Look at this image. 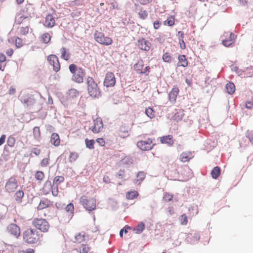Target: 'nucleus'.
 I'll return each instance as SVG.
<instances>
[{
  "instance_id": "nucleus-1",
  "label": "nucleus",
  "mask_w": 253,
  "mask_h": 253,
  "mask_svg": "<svg viewBox=\"0 0 253 253\" xmlns=\"http://www.w3.org/2000/svg\"><path fill=\"white\" fill-rule=\"evenodd\" d=\"M87 89L89 96L93 98H98L101 90L92 77H88L86 80Z\"/></svg>"
},
{
  "instance_id": "nucleus-2",
  "label": "nucleus",
  "mask_w": 253,
  "mask_h": 253,
  "mask_svg": "<svg viewBox=\"0 0 253 253\" xmlns=\"http://www.w3.org/2000/svg\"><path fill=\"white\" fill-rule=\"evenodd\" d=\"M80 203L86 210L89 211V213L96 209V201L94 198L87 199L85 196H83L80 198Z\"/></svg>"
},
{
  "instance_id": "nucleus-3",
  "label": "nucleus",
  "mask_w": 253,
  "mask_h": 253,
  "mask_svg": "<svg viewBox=\"0 0 253 253\" xmlns=\"http://www.w3.org/2000/svg\"><path fill=\"white\" fill-rule=\"evenodd\" d=\"M33 224L37 229L42 232H46L49 229V224L48 221L45 219H36L33 221Z\"/></svg>"
},
{
  "instance_id": "nucleus-4",
  "label": "nucleus",
  "mask_w": 253,
  "mask_h": 253,
  "mask_svg": "<svg viewBox=\"0 0 253 253\" xmlns=\"http://www.w3.org/2000/svg\"><path fill=\"white\" fill-rule=\"evenodd\" d=\"M137 146L142 151H148L151 150L156 145L153 143L151 138H148L146 140L139 141L137 143Z\"/></svg>"
},
{
  "instance_id": "nucleus-5",
  "label": "nucleus",
  "mask_w": 253,
  "mask_h": 253,
  "mask_svg": "<svg viewBox=\"0 0 253 253\" xmlns=\"http://www.w3.org/2000/svg\"><path fill=\"white\" fill-rule=\"evenodd\" d=\"M136 45L141 50L148 51L152 46V43L144 38H139L137 41Z\"/></svg>"
},
{
  "instance_id": "nucleus-6",
  "label": "nucleus",
  "mask_w": 253,
  "mask_h": 253,
  "mask_svg": "<svg viewBox=\"0 0 253 253\" xmlns=\"http://www.w3.org/2000/svg\"><path fill=\"white\" fill-rule=\"evenodd\" d=\"M116 84V78L113 73L108 72L103 82L104 85L107 87H112Z\"/></svg>"
},
{
  "instance_id": "nucleus-7",
  "label": "nucleus",
  "mask_w": 253,
  "mask_h": 253,
  "mask_svg": "<svg viewBox=\"0 0 253 253\" xmlns=\"http://www.w3.org/2000/svg\"><path fill=\"white\" fill-rule=\"evenodd\" d=\"M18 187V182L16 178L11 177L6 182L5 188L7 192H13Z\"/></svg>"
},
{
  "instance_id": "nucleus-8",
  "label": "nucleus",
  "mask_w": 253,
  "mask_h": 253,
  "mask_svg": "<svg viewBox=\"0 0 253 253\" xmlns=\"http://www.w3.org/2000/svg\"><path fill=\"white\" fill-rule=\"evenodd\" d=\"M35 9L32 5L30 3L26 4L24 8L21 9L19 11V15L24 13L25 16H28V19L32 18L34 15Z\"/></svg>"
},
{
  "instance_id": "nucleus-9",
  "label": "nucleus",
  "mask_w": 253,
  "mask_h": 253,
  "mask_svg": "<svg viewBox=\"0 0 253 253\" xmlns=\"http://www.w3.org/2000/svg\"><path fill=\"white\" fill-rule=\"evenodd\" d=\"M85 74V70L82 68H79L78 72L76 75L72 76V80L78 84H81L84 82V77Z\"/></svg>"
},
{
  "instance_id": "nucleus-10",
  "label": "nucleus",
  "mask_w": 253,
  "mask_h": 253,
  "mask_svg": "<svg viewBox=\"0 0 253 253\" xmlns=\"http://www.w3.org/2000/svg\"><path fill=\"white\" fill-rule=\"evenodd\" d=\"M200 238V236L199 233L193 232L189 233L186 237V242L190 244H196Z\"/></svg>"
},
{
  "instance_id": "nucleus-11",
  "label": "nucleus",
  "mask_w": 253,
  "mask_h": 253,
  "mask_svg": "<svg viewBox=\"0 0 253 253\" xmlns=\"http://www.w3.org/2000/svg\"><path fill=\"white\" fill-rule=\"evenodd\" d=\"M20 100L22 103L26 104L27 106L33 105L35 102L33 96L29 94L21 96Z\"/></svg>"
},
{
  "instance_id": "nucleus-12",
  "label": "nucleus",
  "mask_w": 253,
  "mask_h": 253,
  "mask_svg": "<svg viewBox=\"0 0 253 253\" xmlns=\"http://www.w3.org/2000/svg\"><path fill=\"white\" fill-rule=\"evenodd\" d=\"M7 231L11 234L18 238L20 235V229L18 226L14 223L9 225L7 227Z\"/></svg>"
},
{
  "instance_id": "nucleus-13",
  "label": "nucleus",
  "mask_w": 253,
  "mask_h": 253,
  "mask_svg": "<svg viewBox=\"0 0 253 253\" xmlns=\"http://www.w3.org/2000/svg\"><path fill=\"white\" fill-rule=\"evenodd\" d=\"M31 231H25L24 232L23 236V239L28 244H34L36 242L37 239L33 236L31 235Z\"/></svg>"
},
{
  "instance_id": "nucleus-14",
  "label": "nucleus",
  "mask_w": 253,
  "mask_h": 253,
  "mask_svg": "<svg viewBox=\"0 0 253 253\" xmlns=\"http://www.w3.org/2000/svg\"><path fill=\"white\" fill-rule=\"evenodd\" d=\"M55 24V21L53 16L51 14H48L46 16L44 25L48 28H52Z\"/></svg>"
},
{
  "instance_id": "nucleus-15",
  "label": "nucleus",
  "mask_w": 253,
  "mask_h": 253,
  "mask_svg": "<svg viewBox=\"0 0 253 253\" xmlns=\"http://www.w3.org/2000/svg\"><path fill=\"white\" fill-rule=\"evenodd\" d=\"M52 203L47 198H43L41 200L40 203L37 207V210L38 211H40L47 208L51 205Z\"/></svg>"
},
{
  "instance_id": "nucleus-16",
  "label": "nucleus",
  "mask_w": 253,
  "mask_h": 253,
  "mask_svg": "<svg viewBox=\"0 0 253 253\" xmlns=\"http://www.w3.org/2000/svg\"><path fill=\"white\" fill-rule=\"evenodd\" d=\"M160 138L161 143L167 144L169 146H172L174 143L173 136L171 135H165L160 137Z\"/></svg>"
},
{
  "instance_id": "nucleus-17",
  "label": "nucleus",
  "mask_w": 253,
  "mask_h": 253,
  "mask_svg": "<svg viewBox=\"0 0 253 253\" xmlns=\"http://www.w3.org/2000/svg\"><path fill=\"white\" fill-rule=\"evenodd\" d=\"M179 92L178 87L174 86L169 93V99L171 102L175 101L177 96Z\"/></svg>"
},
{
  "instance_id": "nucleus-18",
  "label": "nucleus",
  "mask_w": 253,
  "mask_h": 253,
  "mask_svg": "<svg viewBox=\"0 0 253 253\" xmlns=\"http://www.w3.org/2000/svg\"><path fill=\"white\" fill-rule=\"evenodd\" d=\"M178 62L177 66L186 67L188 65V62L185 55H179L178 56Z\"/></svg>"
},
{
  "instance_id": "nucleus-19",
  "label": "nucleus",
  "mask_w": 253,
  "mask_h": 253,
  "mask_svg": "<svg viewBox=\"0 0 253 253\" xmlns=\"http://www.w3.org/2000/svg\"><path fill=\"white\" fill-rule=\"evenodd\" d=\"M50 142L54 146H58L60 144V139L59 136L57 133H53L51 136Z\"/></svg>"
},
{
  "instance_id": "nucleus-20",
  "label": "nucleus",
  "mask_w": 253,
  "mask_h": 253,
  "mask_svg": "<svg viewBox=\"0 0 253 253\" xmlns=\"http://www.w3.org/2000/svg\"><path fill=\"white\" fill-rule=\"evenodd\" d=\"M193 157V154L191 152H183L180 157L181 161L183 162H188Z\"/></svg>"
},
{
  "instance_id": "nucleus-21",
  "label": "nucleus",
  "mask_w": 253,
  "mask_h": 253,
  "mask_svg": "<svg viewBox=\"0 0 253 253\" xmlns=\"http://www.w3.org/2000/svg\"><path fill=\"white\" fill-rule=\"evenodd\" d=\"M67 98L68 99H74L79 95V91L75 88L69 89L67 93Z\"/></svg>"
},
{
  "instance_id": "nucleus-22",
  "label": "nucleus",
  "mask_w": 253,
  "mask_h": 253,
  "mask_svg": "<svg viewBox=\"0 0 253 253\" xmlns=\"http://www.w3.org/2000/svg\"><path fill=\"white\" fill-rule=\"evenodd\" d=\"M221 168L218 166H216L211 170V177L214 179H217L220 174Z\"/></svg>"
},
{
  "instance_id": "nucleus-23",
  "label": "nucleus",
  "mask_w": 253,
  "mask_h": 253,
  "mask_svg": "<svg viewBox=\"0 0 253 253\" xmlns=\"http://www.w3.org/2000/svg\"><path fill=\"white\" fill-rule=\"evenodd\" d=\"M94 39L97 42L103 45V41L105 39L104 34L102 32L96 31L94 34Z\"/></svg>"
},
{
  "instance_id": "nucleus-24",
  "label": "nucleus",
  "mask_w": 253,
  "mask_h": 253,
  "mask_svg": "<svg viewBox=\"0 0 253 253\" xmlns=\"http://www.w3.org/2000/svg\"><path fill=\"white\" fill-rule=\"evenodd\" d=\"M225 89L227 93L233 94L235 90V85L232 82H229L225 85Z\"/></svg>"
},
{
  "instance_id": "nucleus-25",
  "label": "nucleus",
  "mask_w": 253,
  "mask_h": 253,
  "mask_svg": "<svg viewBox=\"0 0 253 253\" xmlns=\"http://www.w3.org/2000/svg\"><path fill=\"white\" fill-rule=\"evenodd\" d=\"M24 195V193L23 191L22 190H18L14 194V199L18 203H21L22 201V198Z\"/></svg>"
},
{
  "instance_id": "nucleus-26",
  "label": "nucleus",
  "mask_w": 253,
  "mask_h": 253,
  "mask_svg": "<svg viewBox=\"0 0 253 253\" xmlns=\"http://www.w3.org/2000/svg\"><path fill=\"white\" fill-rule=\"evenodd\" d=\"M60 51L61 53V58L66 61L69 60L71 57V54L67 51L66 48L62 47L60 49Z\"/></svg>"
},
{
  "instance_id": "nucleus-27",
  "label": "nucleus",
  "mask_w": 253,
  "mask_h": 253,
  "mask_svg": "<svg viewBox=\"0 0 253 253\" xmlns=\"http://www.w3.org/2000/svg\"><path fill=\"white\" fill-rule=\"evenodd\" d=\"M169 177H170L169 179L170 180H178L179 177V171L177 170V169H174L173 170H170L168 178H169Z\"/></svg>"
},
{
  "instance_id": "nucleus-28",
  "label": "nucleus",
  "mask_w": 253,
  "mask_h": 253,
  "mask_svg": "<svg viewBox=\"0 0 253 253\" xmlns=\"http://www.w3.org/2000/svg\"><path fill=\"white\" fill-rule=\"evenodd\" d=\"M184 115V114L182 111H177L172 116L171 119L174 121L178 122L179 121H181Z\"/></svg>"
},
{
  "instance_id": "nucleus-29",
  "label": "nucleus",
  "mask_w": 253,
  "mask_h": 253,
  "mask_svg": "<svg viewBox=\"0 0 253 253\" xmlns=\"http://www.w3.org/2000/svg\"><path fill=\"white\" fill-rule=\"evenodd\" d=\"M139 195V193L136 191H130L126 193V198L128 200H133L136 198Z\"/></svg>"
},
{
  "instance_id": "nucleus-30",
  "label": "nucleus",
  "mask_w": 253,
  "mask_h": 253,
  "mask_svg": "<svg viewBox=\"0 0 253 253\" xmlns=\"http://www.w3.org/2000/svg\"><path fill=\"white\" fill-rule=\"evenodd\" d=\"M28 19V16H25L24 15V13H21V14L19 15V12L16 14L15 18V23L16 24H20L23 19Z\"/></svg>"
},
{
  "instance_id": "nucleus-31",
  "label": "nucleus",
  "mask_w": 253,
  "mask_h": 253,
  "mask_svg": "<svg viewBox=\"0 0 253 253\" xmlns=\"http://www.w3.org/2000/svg\"><path fill=\"white\" fill-rule=\"evenodd\" d=\"M144 66V64L142 63L140 65V68H138L136 69V71L138 73H140L141 74H145V75L147 76L148 75L150 71V67L149 66H147L145 69L144 71H142V68Z\"/></svg>"
},
{
  "instance_id": "nucleus-32",
  "label": "nucleus",
  "mask_w": 253,
  "mask_h": 253,
  "mask_svg": "<svg viewBox=\"0 0 253 253\" xmlns=\"http://www.w3.org/2000/svg\"><path fill=\"white\" fill-rule=\"evenodd\" d=\"M145 229V224L143 222H140L134 228V231L135 233L139 234L141 233Z\"/></svg>"
},
{
  "instance_id": "nucleus-33",
  "label": "nucleus",
  "mask_w": 253,
  "mask_h": 253,
  "mask_svg": "<svg viewBox=\"0 0 253 253\" xmlns=\"http://www.w3.org/2000/svg\"><path fill=\"white\" fill-rule=\"evenodd\" d=\"M65 210L67 212L69 213V215L72 217L74 215V206L73 203H70L65 207Z\"/></svg>"
},
{
  "instance_id": "nucleus-34",
  "label": "nucleus",
  "mask_w": 253,
  "mask_h": 253,
  "mask_svg": "<svg viewBox=\"0 0 253 253\" xmlns=\"http://www.w3.org/2000/svg\"><path fill=\"white\" fill-rule=\"evenodd\" d=\"M80 67L75 64H71L69 66V69L70 72L72 73V76L76 75L77 73L78 72V69Z\"/></svg>"
},
{
  "instance_id": "nucleus-35",
  "label": "nucleus",
  "mask_w": 253,
  "mask_h": 253,
  "mask_svg": "<svg viewBox=\"0 0 253 253\" xmlns=\"http://www.w3.org/2000/svg\"><path fill=\"white\" fill-rule=\"evenodd\" d=\"M95 141L93 139H88L86 138L85 139V144L86 147L89 149H93L94 148V145Z\"/></svg>"
},
{
  "instance_id": "nucleus-36",
  "label": "nucleus",
  "mask_w": 253,
  "mask_h": 253,
  "mask_svg": "<svg viewBox=\"0 0 253 253\" xmlns=\"http://www.w3.org/2000/svg\"><path fill=\"white\" fill-rule=\"evenodd\" d=\"M174 16L173 15H171L169 16L166 20L164 21V25H168L170 27L172 26L174 24Z\"/></svg>"
},
{
  "instance_id": "nucleus-37",
  "label": "nucleus",
  "mask_w": 253,
  "mask_h": 253,
  "mask_svg": "<svg viewBox=\"0 0 253 253\" xmlns=\"http://www.w3.org/2000/svg\"><path fill=\"white\" fill-rule=\"evenodd\" d=\"M47 59L49 63L52 66L55 62H57L58 58L56 55L51 54L47 56Z\"/></svg>"
},
{
  "instance_id": "nucleus-38",
  "label": "nucleus",
  "mask_w": 253,
  "mask_h": 253,
  "mask_svg": "<svg viewBox=\"0 0 253 253\" xmlns=\"http://www.w3.org/2000/svg\"><path fill=\"white\" fill-rule=\"evenodd\" d=\"M121 162L124 165H130L133 164V160L129 156H126L122 159Z\"/></svg>"
},
{
  "instance_id": "nucleus-39",
  "label": "nucleus",
  "mask_w": 253,
  "mask_h": 253,
  "mask_svg": "<svg viewBox=\"0 0 253 253\" xmlns=\"http://www.w3.org/2000/svg\"><path fill=\"white\" fill-rule=\"evenodd\" d=\"M64 179L65 178L63 176H56L53 179V185L58 186L60 183L64 182Z\"/></svg>"
},
{
  "instance_id": "nucleus-40",
  "label": "nucleus",
  "mask_w": 253,
  "mask_h": 253,
  "mask_svg": "<svg viewBox=\"0 0 253 253\" xmlns=\"http://www.w3.org/2000/svg\"><path fill=\"white\" fill-rule=\"evenodd\" d=\"M33 135L34 137L36 140H39L41 136V132L40 127L38 126H35L33 128Z\"/></svg>"
},
{
  "instance_id": "nucleus-41",
  "label": "nucleus",
  "mask_w": 253,
  "mask_h": 253,
  "mask_svg": "<svg viewBox=\"0 0 253 253\" xmlns=\"http://www.w3.org/2000/svg\"><path fill=\"white\" fill-rule=\"evenodd\" d=\"M94 125L98 126V128L100 129H102L103 127V124L102 120L100 117L97 118L95 120L93 121Z\"/></svg>"
},
{
  "instance_id": "nucleus-42",
  "label": "nucleus",
  "mask_w": 253,
  "mask_h": 253,
  "mask_svg": "<svg viewBox=\"0 0 253 253\" xmlns=\"http://www.w3.org/2000/svg\"><path fill=\"white\" fill-rule=\"evenodd\" d=\"M155 112L150 107L146 108L145 109V114L150 118H153L155 117Z\"/></svg>"
},
{
  "instance_id": "nucleus-43",
  "label": "nucleus",
  "mask_w": 253,
  "mask_h": 253,
  "mask_svg": "<svg viewBox=\"0 0 253 253\" xmlns=\"http://www.w3.org/2000/svg\"><path fill=\"white\" fill-rule=\"evenodd\" d=\"M15 143V138L12 135L9 136L7 139V145L10 147H12L14 146Z\"/></svg>"
},
{
  "instance_id": "nucleus-44",
  "label": "nucleus",
  "mask_w": 253,
  "mask_h": 253,
  "mask_svg": "<svg viewBox=\"0 0 253 253\" xmlns=\"http://www.w3.org/2000/svg\"><path fill=\"white\" fill-rule=\"evenodd\" d=\"M236 74H237L238 76L241 77V78L250 77H251V75L252 74L251 73L250 74H246V71L239 69L238 71H237Z\"/></svg>"
},
{
  "instance_id": "nucleus-45",
  "label": "nucleus",
  "mask_w": 253,
  "mask_h": 253,
  "mask_svg": "<svg viewBox=\"0 0 253 253\" xmlns=\"http://www.w3.org/2000/svg\"><path fill=\"white\" fill-rule=\"evenodd\" d=\"M132 229V227L127 225H125L121 230L120 231V236L121 237H123V233L126 234L128 232V230Z\"/></svg>"
},
{
  "instance_id": "nucleus-46",
  "label": "nucleus",
  "mask_w": 253,
  "mask_h": 253,
  "mask_svg": "<svg viewBox=\"0 0 253 253\" xmlns=\"http://www.w3.org/2000/svg\"><path fill=\"white\" fill-rule=\"evenodd\" d=\"M44 176V174L42 171H37L35 174V178L38 180H42Z\"/></svg>"
},
{
  "instance_id": "nucleus-47",
  "label": "nucleus",
  "mask_w": 253,
  "mask_h": 253,
  "mask_svg": "<svg viewBox=\"0 0 253 253\" xmlns=\"http://www.w3.org/2000/svg\"><path fill=\"white\" fill-rule=\"evenodd\" d=\"M51 39V37L48 33H44L42 36V42L47 43L49 42Z\"/></svg>"
},
{
  "instance_id": "nucleus-48",
  "label": "nucleus",
  "mask_w": 253,
  "mask_h": 253,
  "mask_svg": "<svg viewBox=\"0 0 253 253\" xmlns=\"http://www.w3.org/2000/svg\"><path fill=\"white\" fill-rule=\"evenodd\" d=\"M162 59L165 62L170 63L171 62V56L168 52H166L163 55Z\"/></svg>"
},
{
  "instance_id": "nucleus-49",
  "label": "nucleus",
  "mask_w": 253,
  "mask_h": 253,
  "mask_svg": "<svg viewBox=\"0 0 253 253\" xmlns=\"http://www.w3.org/2000/svg\"><path fill=\"white\" fill-rule=\"evenodd\" d=\"M173 199V195L169 194V193L166 192L164 193V196H163V199L166 202H170Z\"/></svg>"
},
{
  "instance_id": "nucleus-50",
  "label": "nucleus",
  "mask_w": 253,
  "mask_h": 253,
  "mask_svg": "<svg viewBox=\"0 0 253 253\" xmlns=\"http://www.w3.org/2000/svg\"><path fill=\"white\" fill-rule=\"evenodd\" d=\"M136 176L138 178L136 180L142 182V181L144 180V179L145 178V173H144V171H140L137 173Z\"/></svg>"
},
{
  "instance_id": "nucleus-51",
  "label": "nucleus",
  "mask_w": 253,
  "mask_h": 253,
  "mask_svg": "<svg viewBox=\"0 0 253 253\" xmlns=\"http://www.w3.org/2000/svg\"><path fill=\"white\" fill-rule=\"evenodd\" d=\"M15 44L17 48H20L23 45L22 40L19 37H16L15 40Z\"/></svg>"
},
{
  "instance_id": "nucleus-52",
  "label": "nucleus",
  "mask_w": 253,
  "mask_h": 253,
  "mask_svg": "<svg viewBox=\"0 0 253 253\" xmlns=\"http://www.w3.org/2000/svg\"><path fill=\"white\" fill-rule=\"evenodd\" d=\"M180 219L182 225H186L187 224L188 219L185 214H182L180 217Z\"/></svg>"
},
{
  "instance_id": "nucleus-53",
  "label": "nucleus",
  "mask_w": 253,
  "mask_h": 253,
  "mask_svg": "<svg viewBox=\"0 0 253 253\" xmlns=\"http://www.w3.org/2000/svg\"><path fill=\"white\" fill-rule=\"evenodd\" d=\"M232 41L227 38H226L222 41V44L225 47H229L232 44Z\"/></svg>"
},
{
  "instance_id": "nucleus-54",
  "label": "nucleus",
  "mask_w": 253,
  "mask_h": 253,
  "mask_svg": "<svg viewBox=\"0 0 253 253\" xmlns=\"http://www.w3.org/2000/svg\"><path fill=\"white\" fill-rule=\"evenodd\" d=\"M113 42L112 39L108 37H105V39L103 41V45H109L112 44Z\"/></svg>"
},
{
  "instance_id": "nucleus-55",
  "label": "nucleus",
  "mask_w": 253,
  "mask_h": 253,
  "mask_svg": "<svg viewBox=\"0 0 253 253\" xmlns=\"http://www.w3.org/2000/svg\"><path fill=\"white\" fill-rule=\"evenodd\" d=\"M138 15L140 18L144 20L147 18L148 13L146 10H141L139 12Z\"/></svg>"
},
{
  "instance_id": "nucleus-56",
  "label": "nucleus",
  "mask_w": 253,
  "mask_h": 253,
  "mask_svg": "<svg viewBox=\"0 0 253 253\" xmlns=\"http://www.w3.org/2000/svg\"><path fill=\"white\" fill-rule=\"evenodd\" d=\"M53 70L56 72H57L59 71L60 69V64L59 61V59L58 60L57 62H55V64H54L53 65Z\"/></svg>"
},
{
  "instance_id": "nucleus-57",
  "label": "nucleus",
  "mask_w": 253,
  "mask_h": 253,
  "mask_svg": "<svg viewBox=\"0 0 253 253\" xmlns=\"http://www.w3.org/2000/svg\"><path fill=\"white\" fill-rule=\"evenodd\" d=\"M90 248L87 245H83L82 247V249H81V253H88V252L90 251Z\"/></svg>"
},
{
  "instance_id": "nucleus-58",
  "label": "nucleus",
  "mask_w": 253,
  "mask_h": 253,
  "mask_svg": "<svg viewBox=\"0 0 253 253\" xmlns=\"http://www.w3.org/2000/svg\"><path fill=\"white\" fill-rule=\"evenodd\" d=\"M78 158V155L77 153L75 152H71L70 155V162H72V160L73 161H75L76 160V159Z\"/></svg>"
},
{
  "instance_id": "nucleus-59",
  "label": "nucleus",
  "mask_w": 253,
  "mask_h": 253,
  "mask_svg": "<svg viewBox=\"0 0 253 253\" xmlns=\"http://www.w3.org/2000/svg\"><path fill=\"white\" fill-rule=\"evenodd\" d=\"M125 176V171L124 169H120L117 173L116 176L119 179H122Z\"/></svg>"
},
{
  "instance_id": "nucleus-60",
  "label": "nucleus",
  "mask_w": 253,
  "mask_h": 253,
  "mask_svg": "<svg viewBox=\"0 0 253 253\" xmlns=\"http://www.w3.org/2000/svg\"><path fill=\"white\" fill-rule=\"evenodd\" d=\"M50 189H51L52 194L54 196H57L58 194V186L54 185L52 188H51Z\"/></svg>"
},
{
  "instance_id": "nucleus-61",
  "label": "nucleus",
  "mask_w": 253,
  "mask_h": 253,
  "mask_svg": "<svg viewBox=\"0 0 253 253\" xmlns=\"http://www.w3.org/2000/svg\"><path fill=\"white\" fill-rule=\"evenodd\" d=\"M96 142L99 144L100 146H104L105 144V140L103 138H98L96 139Z\"/></svg>"
},
{
  "instance_id": "nucleus-62",
  "label": "nucleus",
  "mask_w": 253,
  "mask_h": 253,
  "mask_svg": "<svg viewBox=\"0 0 253 253\" xmlns=\"http://www.w3.org/2000/svg\"><path fill=\"white\" fill-rule=\"evenodd\" d=\"M20 32L22 35H25L29 32V28L28 26L25 27H21L20 30Z\"/></svg>"
},
{
  "instance_id": "nucleus-63",
  "label": "nucleus",
  "mask_w": 253,
  "mask_h": 253,
  "mask_svg": "<svg viewBox=\"0 0 253 253\" xmlns=\"http://www.w3.org/2000/svg\"><path fill=\"white\" fill-rule=\"evenodd\" d=\"M84 236H82L81 233H79L78 235L75 236V240L76 242L80 243L82 241L84 240Z\"/></svg>"
},
{
  "instance_id": "nucleus-64",
  "label": "nucleus",
  "mask_w": 253,
  "mask_h": 253,
  "mask_svg": "<svg viewBox=\"0 0 253 253\" xmlns=\"http://www.w3.org/2000/svg\"><path fill=\"white\" fill-rule=\"evenodd\" d=\"M246 137L250 139L251 142L253 144V133L250 132L249 131L246 133Z\"/></svg>"
}]
</instances>
